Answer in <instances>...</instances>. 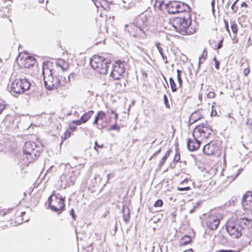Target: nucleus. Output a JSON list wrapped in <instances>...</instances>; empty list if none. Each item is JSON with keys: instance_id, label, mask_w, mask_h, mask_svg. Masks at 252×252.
Returning a JSON list of instances; mask_svg holds the SVG:
<instances>
[{"instance_id": "nucleus-37", "label": "nucleus", "mask_w": 252, "mask_h": 252, "mask_svg": "<svg viewBox=\"0 0 252 252\" xmlns=\"http://www.w3.org/2000/svg\"><path fill=\"white\" fill-rule=\"evenodd\" d=\"M205 60H206V58L199 57V62H198V63L197 70H198L200 68V64L201 63H203Z\"/></svg>"}, {"instance_id": "nucleus-23", "label": "nucleus", "mask_w": 252, "mask_h": 252, "mask_svg": "<svg viewBox=\"0 0 252 252\" xmlns=\"http://www.w3.org/2000/svg\"><path fill=\"white\" fill-rule=\"evenodd\" d=\"M156 46L158 49L160 55L162 57V58L165 63H168L167 59L165 56L164 55L162 49L161 47L160 43L159 42L156 43Z\"/></svg>"}, {"instance_id": "nucleus-27", "label": "nucleus", "mask_w": 252, "mask_h": 252, "mask_svg": "<svg viewBox=\"0 0 252 252\" xmlns=\"http://www.w3.org/2000/svg\"><path fill=\"white\" fill-rule=\"evenodd\" d=\"M169 81L172 91L173 92H176L177 91V87L174 79L170 77Z\"/></svg>"}, {"instance_id": "nucleus-44", "label": "nucleus", "mask_w": 252, "mask_h": 252, "mask_svg": "<svg viewBox=\"0 0 252 252\" xmlns=\"http://www.w3.org/2000/svg\"><path fill=\"white\" fill-rule=\"evenodd\" d=\"M64 138H69L70 136L71 135V132L69 130H66L64 133Z\"/></svg>"}, {"instance_id": "nucleus-39", "label": "nucleus", "mask_w": 252, "mask_h": 252, "mask_svg": "<svg viewBox=\"0 0 252 252\" xmlns=\"http://www.w3.org/2000/svg\"><path fill=\"white\" fill-rule=\"evenodd\" d=\"M238 1V0H236L231 5V9L233 11V12L234 13H235L237 12V8H235V4H236V3L237 2V1Z\"/></svg>"}, {"instance_id": "nucleus-13", "label": "nucleus", "mask_w": 252, "mask_h": 252, "mask_svg": "<svg viewBox=\"0 0 252 252\" xmlns=\"http://www.w3.org/2000/svg\"><path fill=\"white\" fill-rule=\"evenodd\" d=\"M242 203L244 209L252 212V192L248 191L244 195Z\"/></svg>"}, {"instance_id": "nucleus-38", "label": "nucleus", "mask_w": 252, "mask_h": 252, "mask_svg": "<svg viewBox=\"0 0 252 252\" xmlns=\"http://www.w3.org/2000/svg\"><path fill=\"white\" fill-rule=\"evenodd\" d=\"M72 123L73 124L75 125L79 126L82 124L83 122H82L81 119L80 120H74L72 122Z\"/></svg>"}, {"instance_id": "nucleus-16", "label": "nucleus", "mask_w": 252, "mask_h": 252, "mask_svg": "<svg viewBox=\"0 0 252 252\" xmlns=\"http://www.w3.org/2000/svg\"><path fill=\"white\" fill-rule=\"evenodd\" d=\"M202 117V116L200 111L199 110L196 111L191 114L189 120V123L190 124H193L197 121L201 119Z\"/></svg>"}, {"instance_id": "nucleus-57", "label": "nucleus", "mask_w": 252, "mask_h": 252, "mask_svg": "<svg viewBox=\"0 0 252 252\" xmlns=\"http://www.w3.org/2000/svg\"><path fill=\"white\" fill-rule=\"evenodd\" d=\"M241 6L247 7L248 6V5L245 2H243L241 4Z\"/></svg>"}, {"instance_id": "nucleus-10", "label": "nucleus", "mask_w": 252, "mask_h": 252, "mask_svg": "<svg viewBox=\"0 0 252 252\" xmlns=\"http://www.w3.org/2000/svg\"><path fill=\"white\" fill-rule=\"evenodd\" d=\"M126 64L125 61H116L113 66L111 76L115 80L120 79L125 73Z\"/></svg>"}, {"instance_id": "nucleus-35", "label": "nucleus", "mask_w": 252, "mask_h": 252, "mask_svg": "<svg viewBox=\"0 0 252 252\" xmlns=\"http://www.w3.org/2000/svg\"><path fill=\"white\" fill-rule=\"evenodd\" d=\"M56 64L58 66H60L63 69H65V68L64 67V66L63 65H66V63H65L63 60H61V61H59L58 63H56Z\"/></svg>"}, {"instance_id": "nucleus-6", "label": "nucleus", "mask_w": 252, "mask_h": 252, "mask_svg": "<svg viewBox=\"0 0 252 252\" xmlns=\"http://www.w3.org/2000/svg\"><path fill=\"white\" fill-rule=\"evenodd\" d=\"M90 65L91 67L97 72L106 74L110 63L108 60L103 57L94 55L91 59Z\"/></svg>"}, {"instance_id": "nucleus-1", "label": "nucleus", "mask_w": 252, "mask_h": 252, "mask_svg": "<svg viewBox=\"0 0 252 252\" xmlns=\"http://www.w3.org/2000/svg\"><path fill=\"white\" fill-rule=\"evenodd\" d=\"M43 75L44 83L45 88L50 91L57 89L59 87L61 89L65 90L70 88L71 85L70 84V74L68 76V82H65L63 84H61V80L63 78L62 76L57 75L51 69H49L48 67L46 68L43 67L42 71Z\"/></svg>"}, {"instance_id": "nucleus-28", "label": "nucleus", "mask_w": 252, "mask_h": 252, "mask_svg": "<svg viewBox=\"0 0 252 252\" xmlns=\"http://www.w3.org/2000/svg\"><path fill=\"white\" fill-rule=\"evenodd\" d=\"M156 4H158L159 8L162 9L163 8H165L166 9V4L167 2H165V1L162 0H158L156 2Z\"/></svg>"}, {"instance_id": "nucleus-58", "label": "nucleus", "mask_w": 252, "mask_h": 252, "mask_svg": "<svg viewBox=\"0 0 252 252\" xmlns=\"http://www.w3.org/2000/svg\"><path fill=\"white\" fill-rule=\"evenodd\" d=\"M115 122H117L118 118V114L117 113H115Z\"/></svg>"}, {"instance_id": "nucleus-20", "label": "nucleus", "mask_w": 252, "mask_h": 252, "mask_svg": "<svg viewBox=\"0 0 252 252\" xmlns=\"http://www.w3.org/2000/svg\"><path fill=\"white\" fill-rule=\"evenodd\" d=\"M94 113V111L93 110H90L87 113H85L81 117L82 122H83V123L87 122L88 120L93 116Z\"/></svg>"}, {"instance_id": "nucleus-46", "label": "nucleus", "mask_w": 252, "mask_h": 252, "mask_svg": "<svg viewBox=\"0 0 252 252\" xmlns=\"http://www.w3.org/2000/svg\"><path fill=\"white\" fill-rule=\"evenodd\" d=\"M232 42L234 44L237 43L238 39L236 36V35L234 34L233 38H232Z\"/></svg>"}, {"instance_id": "nucleus-3", "label": "nucleus", "mask_w": 252, "mask_h": 252, "mask_svg": "<svg viewBox=\"0 0 252 252\" xmlns=\"http://www.w3.org/2000/svg\"><path fill=\"white\" fill-rule=\"evenodd\" d=\"M191 22L189 14L187 12V17L175 18L172 22V25L176 32L182 35H187L195 32V30L190 27Z\"/></svg>"}, {"instance_id": "nucleus-19", "label": "nucleus", "mask_w": 252, "mask_h": 252, "mask_svg": "<svg viewBox=\"0 0 252 252\" xmlns=\"http://www.w3.org/2000/svg\"><path fill=\"white\" fill-rule=\"evenodd\" d=\"M35 63V59L32 57H27L24 60V66L25 68H30L33 66Z\"/></svg>"}, {"instance_id": "nucleus-2", "label": "nucleus", "mask_w": 252, "mask_h": 252, "mask_svg": "<svg viewBox=\"0 0 252 252\" xmlns=\"http://www.w3.org/2000/svg\"><path fill=\"white\" fill-rule=\"evenodd\" d=\"M251 221L246 218H231L226 223V231L233 238H240L245 227H249Z\"/></svg>"}, {"instance_id": "nucleus-12", "label": "nucleus", "mask_w": 252, "mask_h": 252, "mask_svg": "<svg viewBox=\"0 0 252 252\" xmlns=\"http://www.w3.org/2000/svg\"><path fill=\"white\" fill-rule=\"evenodd\" d=\"M203 152L205 155H216L219 156L220 155V146L216 143L210 142L206 144L203 147Z\"/></svg>"}, {"instance_id": "nucleus-8", "label": "nucleus", "mask_w": 252, "mask_h": 252, "mask_svg": "<svg viewBox=\"0 0 252 252\" xmlns=\"http://www.w3.org/2000/svg\"><path fill=\"white\" fill-rule=\"evenodd\" d=\"M213 129L212 126L207 123H202L197 126L194 129L192 136L196 137L209 138L212 135Z\"/></svg>"}, {"instance_id": "nucleus-24", "label": "nucleus", "mask_w": 252, "mask_h": 252, "mask_svg": "<svg viewBox=\"0 0 252 252\" xmlns=\"http://www.w3.org/2000/svg\"><path fill=\"white\" fill-rule=\"evenodd\" d=\"M230 27L232 30L233 33L235 35H236L238 32V28L237 24H236L235 21H233L232 20H230Z\"/></svg>"}, {"instance_id": "nucleus-25", "label": "nucleus", "mask_w": 252, "mask_h": 252, "mask_svg": "<svg viewBox=\"0 0 252 252\" xmlns=\"http://www.w3.org/2000/svg\"><path fill=\"white\" fill-rule=\"evenodd\" d=\"M191 241V238L189 236H185L181 240L180 243L183 245H186L190 243Z\"/></svg>"}, {"instance_id": "nucleus-53", "label": "nucleus", "mask_w": 252, "mask_h": 252, "mask_svg": "<svg viewBox=\"0 0 252 252\" xmlns=\"http://www.w3.org/2000/svg\"><path fill=\"white\" fill-rule=\"evenodd\" d=\"M94 179L96 181V182L100 181L101 180L100 177L98 175H95L94 177Z\"/></svg>"}, {"instance_id": "nucleus-14", "label": "nucleus", "mask_w": 252, "mask_h": 252, "mask_svg": "<svg viewBox=\"0 0 252 252\" xmlns=\"http://www.w3.org/2000/svg\"><path fill=\"white\" fill-rule=\"evenodd\" d=\"M199 137L193 136V138H189L187 147L189 151H194L198 149L200 146L201 141Z\"/></svg>"}, {"instance_id": "nucleus-63", "label": "nucleus", "mask_w": 252, "mask_h": 252, "mask_svg": "<svg viewBox=\"0 0 252 252\" xmlns=\"http://www.w3.org/2000/svg\"><path fill=\"white\" fill-rule=\"evenodd\" d=\"M26 213L25 212H22L21 214V216L23 217L24 215H25Z\"/></svg>"}, {"instance_id": "nucleus-55", "label": "nucleus", "mask_w": 252, "mask_h": 252, "mask_svg": "<svg viewBox=\"0 0 252 252\" xmlns=\"http://www.w3.org/2000/svg\"><path fill=\"white\" fill-rule=\"evenodd\" d=\"M76 126H73L72 125H70L69 126V128L72 130V131H74L76 129Z\"/></svg>"}, {"instance_id": "nucleus-54", "label": "nucleus", "mask_w": 252, "mask_h": 252, "mask_svg": "<svg viewBox=\"0 0 252 252\" xmlns=\"http://www.w3.org/2000/svg\"><path fill=\"white\" fill-rule=\"evenodd\" d=\"M103 146V145H99L97 144V143L96 141L95 142V146L94 147V149H95L96 150V147H98V148H102Z\"/></svg>"}, {"instance_id": "nucleus-47", "label": "nucleus", "mask_w": 252, "mask_h": 252, "mask_svg": "<svg viewBox=\"0 0 252 252\" xmlns=\"http://www.w3.org/2000/svg\"><path fill=\"white\" fill-rule=\"evenodd\" d=\"M5 108V105L2 102H0V114L2 113Z\"/></svg>"}, {"instance_id": "nucleus-40", "label": "nucleus", "mask_w": 252, "mask_h": 252, "mask_svg": "<svg viewBox=\"0 0 252 252\" xmlns=\"http://www.w3.org/2000/svg\"><path fill=\"white\" fill-rule=\"evenodd\" d=\"M180 159V154L177 153L176 154V155H175L174 156V161L175 162H178Z\"/></svg>"}, {"instance_id": "nucleus-31", "label": "nucleus", "mask_w": 252, "mask_h": 252, "mask_svg": "<svg viewBox=\"0 0 252 252\" xmlns=\"http://www.w3.org/2000/svg\"><path fill=\"white\" fill-rule=\"evenodd\" d=\"M162 205V200L161 199H158L155 202L154 206L155 207H161Z\"/></svg>"}, {"instance_id": "nucleus-4", "label": "nucleus", "mask_w": 252, "mask_h": 252, "mask_svg": "<svg viewBox=\"0 0 252 252\" xmlns=\"http://www.w3.org/2000/svg\"><path fill=\"white\" fill-rule=\"evenodd\" d=\"M40 148L33 142L25 143L23 148V160L24 165H28L39 156Z\"/></svg>"}, {"instance_id": "nucleus-49", "label": "nucleus", "mask_w": 252, "mask_h": 252, "mask_svg": "<svg viewBox=\"0 0 252 252\" xmlns=\"http://www.w3.org/2000/svg\"><path fill=\"white\" fill-rule=\"evenodd\" d=\"M207 52L206 50V49H204L200 57L203 58H206V57H207Z\"/></svg>"}, {"instance_id": "nucleus-29", "label": "nucleus", "mask_w": 252, "mask_h": 252, "mask_svg": "<svg viewBox=\"0 0 252 252\" xmlns=\"http://www.w3.org/2000/svg\"><path fill=\"white\" fill-rule=\"evenodd\" d=\"M129 0H123V7L126 9L131 8L134 5L129 2Z\"/></svg>"}, {"instance_id": "nucleus-21", "label": "nucleus", "mask_w": 252, "mask_h": 252, "mask_svg": "<svg viewBox=\"0 0 252 252\" xmlns=\"http://www.w3.org/2000/svg\"><path fill=\"white\" fill-rule=\"evenodd\" d=\"M106 113H104L102 111H99L97 113V116L95 117V119L93 122V124H98V121L99 120H103V118L105 117Z\"/></svg>"}, {"instance_id": "nucleus-41", "label": "nucleus", "mask_w": 252, "mask_h": 252, "mask_svg": "<svg viewBox=\"0 0 252 252\" xmlns=\"http://www.w3.org/2000/svg\"><path fill=\"white\" fill-rule=\"evenodd\" d=\"M213 60L215 63V67L216 69H218L220 68V62L217 60L216 57L213 58Z\"/></svg>"}, {"instance_id": "nucleus-61", "label": "nucleus", "mask_w": 252, "mask_h": 252, "mask_svg": "<svg viewBox=\"0 0 252 252\" xmlns=\"http://www.w3.org/2000/svg\"><path fill=\"white\" fill-rule=\"evenodd\" d=\"M177 75H178V74H181L180 73H181V70H180L179 69H177Z\"/></svg>"}, {"instance_id": "nucleus-60", "label": "nucleus", "mask_w": 252, "mask_h": 252, "mask_svg": "<svg viewBox=\"0 0 252 252\" xmlns=\"http://www.w3.org/2000/svg\"><path fill=\"white\" fill-rule=\"evenodd\" d=\"M188 182V180L186 179L185 180H183V181L181 182V184L182 185V184H184V183H186Z\"/></svg>"}, {"instance_id": "nucleus-5", "label": "nucleus", "mask_w": 252, "mask_h": 252, "mask_svg": "<svg viewBox=\"0 0 252 252\" xmlns=\"http://www.w3.org/2000/svg\"><path fill=\"white\" fill-rule=\"evenodd\" d=\"M30 82L26 78H16L12 81L8 86L9 92L14 96L28 90L31 86Z\"/></svg>"}, {"instance_id": "nucleus-9", "label": "nucleus", "mask_w": 252, "mask_h": 252, "mask_svg": "<svg viewBox=\"0 0 252 252\" xmlns=\"http://www.w3.org/2000/svg\"><path fill=\"white\" fill-rule=\"evenodd\" d=\"M64 198L59 193L53 194L48 198L49 206L52 211L60 213L64 207Z\"/></svg>"}, {"instance_id": "nucleus-64", "label": "nucleus", "mask_w": 252, "mask_h": 252, "mask_svg": "<svg viewBox=\"0 0 252 252\" xmlns=\"http://www.w3.org/2000/svg\"><path fill=\"white\" fill-rule=\"evenodd\" d=\"M163 78L165 80V81H166V82H167V80L164 76H163Z\"/></svg>"}, {"instance_id": "nucleus-51", "label": "nucleus", "mask_w": 252, "mask_h": 252, "mask_svg": "<svg viewBox=\"0 0 252 252\" xmlns=\"http://www.w3.org/2000/svg\"><path fill=\"white\" fill-rule=\"evenodd\" d=\"M70 215L72 216V218L73 220H75V215L74 214V210L73 209H71L70 211Z\"/></svg>"}, {"instance_id": "nucleus-36", "label": "nucleus", "mask_w": 252, "mask_h": 252, "mask_svg": "<svg viewBox=\"0 0 252 252\" xmlns=\"http://www.w3.org/2000/svg\"><path fill=\"white\" fill-rule=\"evenodd\" d=\"M190 189L189 187H178L177 189L179 191H187Z\"/></svg>"}, {"instance_id": "nucleus-52", "label": "nucleus", "mask_w": 252, "mask_h": 252, "mask_svg": "<svg viewBox=\"0 0 252 252\" xmlns=\"http://www.w3.org/2000/svg\"><path fill=\"white\" fill-rule=\"evenodd\" d=\"M216 252H234L233 250H221L219 251Z\"/></svg>"}, {"instance_id": "nucleus-32", "label": "nucleus", "mask_w": 252, "mask_h": 252, "mask_svg": "<svg viewBox=\"0 0 252 252\" xmlns=\"http://www.w3.org/2000/svg\"><path fill=\"white\" fill-rule=\"evenodd\" d=\"M163 99H164V103L166 107L169 108L170 105L168 103V100L167 96L165 94H164L163 96Z\"/></svg>"}, {"instance_id": "nucleus-33", "label": "nucleus", "mask_w": 252, "mask_h": 252, "mask_svg": "<svg viewBox=\"0 0 252 252\" xmlns=\"http://www.w3.org/2000/svg\"><path fill=\"white\" fill-rule=\"evenodd\" d=\"M120 127L117 126V122H115V123L111 126V127L109 128L110 130H119Z\"/></svg>"}, {"instance_id": "nucleus-42", "label": "nucleus", "mask_w": 252, "mask_h": 252, "mask_svg": "<svg viewBox=\"0 0 252 252\" xmlns=\"http://www.w3.org/2000/svg\"><path fill=\"white\" fill-rule=\"evenodd\" d=\"M224 23L225 25V28H226V31L229 32L230 34V31L229 29V26H228V23L227 20L224 19Z\"/></svg>"}, {"instance_id": "nucleus-45", "label": "nucleus", "mask_w": 252, "mask_h": 252, "mask_svg": "<svg viewBox=\"0 0 252 252\" xmlns=\"http://www.w3.org/2000/svg\"><path fill=\"white\" fill-rule=\"evenodd\" d=\"M243 72H244V74L245 75V76H248L250 73L249 68L247 67V68H245L244 69Z\"/></svg>"}, {"instance_id": "nucleus-48", "label": "nucleus", "mask_w": 252, "mask_h": 252, "mask_svg": "<svg viewBox=\"0 0 252 252\" xmlns=\"http://www.w3.org/2000/svg\"><path fill=\"white\" fill-rule=\"evenodd\" d=\"M215 3V0H212L211 4V7H212V11L213 13H214V12H215V8H214Z\"/></svg>"}, {"instance_id": "nucleus-18", "label": "nucleus", "mask_w": 252, "mask_h": 252, "mask_svg": "<svg viewBox=\"0 0 252 252\" xmlns=\"http://www.w3.org/2000/svg\"><path fill=\"white\" fill-rule=\"evenodd\" d=\"M123 219L126 223H127L130 218V211L127 206H124L122 209Z\"/></svg>"}, {"instance_id": "nucleus-34", "label": "nucleus", "mask_w": 252, "mask_h": 252, "mask_svg": "<svg viewBox=\"0 0 252 252\" xmlns=\"http://www.w3.org/2000/svg\"><path fill=\"white\" fill-rule=\"evenodd\" d=\"M177 80H178V83L179 84V87L181 88L182 86L183 81H182L181 74L177 75Z\"/></svg>"}, {"instance_id": "nucleus-17", "label": "nucleus", "mask_w": 252, "mask_h": 252, "mask_svg": "<svg viewBox=\"0 0 252 252\" xmlns=\"http://www.w3.org/2000/svg\"><path fill=\"white\" fill-rule=\"evenodd\" d=\"M77 175H75L73 172L65 175L66 181L69 186H72L74 184L76 179Z\"/></svg>"}, {"instance_id": "nucleus-59", "label": "nucleus", "mask_w": 252, "mask_h": 252, "mask_svg": "<svg viewBox=\"0 0 252 252\" xmlns=\"http://www.w3.org/2000/svg\"><path fill=\"white\" fill-rule=\"evenodd\" d=\"M161 151V148H160L158 150L153 156H156L157 154H158L159 153H160Z\"/></svg>"}, {"instance_id": "nucleus-62", "label": "nucleus", "mask_w": 252, "mask_h": 252, "mask_svg": "<svg viewBox=\"0 0 252 252\" xmlns=\"http://www.w3.org/2000/svg\"><path fill=\"white\" fill-rule=\"evenodd\" d=\"M115 113H116L115 111H114L113 109L111 110V113L115 114Z\"/></svg>"}, {"instance_id": "nucleus-15", "label": "nucleus", "mask_w": 252, "mask_h": 252, "mask_svg": "<svg viewBox=\"0 0 252 252\" xmlns=\"http://www.w3.org/2000/svg\"><path fill=\"white\" fill-rule=\"evenodd\" d=\"M206 223L210 229L216 230L220 224V220L215 216H211L207 219Z\"/></svg>"}, {"instance_id": "nucleus-30", "label": "nucleus", "mask_w": 252, "mask_h": 252, "mask_svg": "<svg viewBox=\"0 0 252 252\" xmlns=\"http://www.w3.org/2000/svg\"><path fill=\"white\" fill-rule=\"evenodd\" d=\"M200 202H196L193 204L192 207L189 210V212L190 214H192L195 211V210L199 207Z\"/></svg>"}, {"instance_id": "nucleus-11", "label": "nucleus", "mask_w": 252, "mask_h": 252, "mask_svg": "<svg viewBox=\"0 0 252 252\" xmlns=\"http://www.w3.org/2000/svg\"><path fill=\"white\" fill-rule=\"evenodd\" d=\"M136 23L138 25H132L136 29V33H133V37L135 38H145L146 34L143 28L147 24L146 17L144 15H141L137 19Z\"/></svg>"}, {"instance_id": "nucleus-7", "label": "nucleus", "mask_w": 252, "mask_h": 252, "mask_svg": "<svg viewBox=\"0 0 252 252\" xmlns=\"http://www.w3.org/2000/svg\"><path fill=\"white\" fill-rule=\"evenodd\" d=\"M189 9V6L181 1H170L167 2L166 4V10L169 14H173L183 12H188Z\"/></svg>"}, {"instance_id": "nucleus-50", "label": "nucleus", "mask_w": 252, "mask_h": 252, "mask_svg": "<svg viewBox=\"0 0 252 252\" xmlns=\"http://www.w3.org/2000/svg\"><path fill=\"white\" fill-rule=\"evenodd\" d=\"M223 39H222L220 42L219 43H218V46H217V49H220L222 46V43H223Z\"/></svg>"}, {"instance_id": "nucleus-43", "label": "nucleus", "mask_w": 252, "mask_h": 252, "mask_svg": "<svg viewBox=\"0 0 252 252\" xmlns=\"http://www.w3.org/2000/svg\"><path fill=\"white\" fill-rule=\"evenodd\" d=\"M207 96L208 98H214L215 97V94L214 92H210L208 94Z\"/></svg>"}, {"instance_id": "nucleus-56", "label": "nucleus", "mask_w": 252, "mask_h": 252, "mask_svg": "<svg viewBox=\"0 0 252 252\" xmlns=\"http://www.w3.org/2000/svg\"><path fill=\"white\" fill-rule=\"evenodd\" d=\"M114 174L112 173L109 174L107 175V180L108 181L111 178L113 177Z\"/></svg>"}, {"instance_id": "nucleus-26", "label": "nucleus", "mask_w": 252, "mask_h": 252, "mask_svg": "<svg viewBox=\"0 0 252 252\" xmlns=\"http://www.w3.org/2000/svg\"><path fill=\"white\" fill-rule=\"evenodd\" d=\"M170 150H168L166 154L162 157V158H161L160 162H159V167H161L163 165L164 162H165V161L166 160L167 158H168V157H169V155H170Z\"/></svg>"}, {"instance_id": "nucleus-22", "label": "nucleus", "mask_w": 252, "mask_h": 252, "mask_svg": "<svg viewBox=\"0 0 252 252\" xmlns=\"http://www.w3.org/2000/svg\"><path fill=\"white\" fill-rule=\"evenodd\" d=\"M132 25H135L133 23L129 24L128 25H126L125 26V30L127 31L129 33H130L133 36V33H136V29L134 28ZM136 25H138L137 24Z\"/></svg>"}]
</instances>
